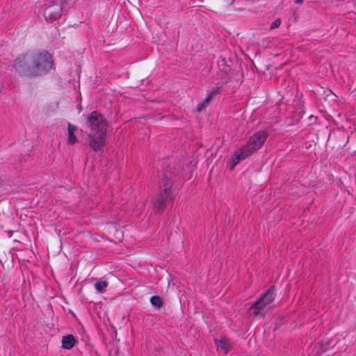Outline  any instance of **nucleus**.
I'll use <instances>...</instances> for the list:
<instances>
[{
  "mask_svg": "<svg viewBox=\"0 0 356 356\" xmlns=\"http://www.w3.org/2000/svg\"><path fill=\"white\" fill-rule=\"evenodd\" d=\"M54 60L47 51L19 56L15 60L14 69L26 76H40L53 69Z\"/></svg>",
  "mask_w": 356,
  "mask_h": 356,
  "instance_id": "1",
  "label": "nucleus"
},
{
  "mask_svg": "<svg viewBox=\"0 0 356 356\" xmlns=\"http://www.w3.org/2000/svg\"><path fill=\"white\" fill-rule=\"evenodd\" d=\"M268 134L265 130L254 133L248 140L246 145L241 147L232 157L233 169L241 161L244 160L257 149H260L268 138Z\"/></svg>",
  "mask_w": 356,
  "mask_h": 356,
  "instance_id": "2",
  "label": "nucleus"
},
{
  "mask_svg": "<svg viewBox=\"0 0 356 356\" xmlns=\"http://www.w3.org/2000/svg\"><path fill=\"white\" fill-rule=\"evenodd\" d=\"M172 181L167 174H163L159 182V191L153 202L154 208L157 211L163 210L165 204L173 200Z\"/></svg>",
  "mask_w": 356,
  "mask_h": 356,
  "instance_id": "3",
  "label": "nucleus"
},
{
  "mask_svg": "<svg viewBox=\"0 0 356 356\" xmlns=\"http://www.w3.org/2000/svg\"><path fill=\"white\" fill-rule=\"evenodd\" d=\"M40 6L35 12L42 15L47 22H52L59 19L62 15V8L56 0H40Z\"/></svg>",
  "mask_w": 356,
  "mask_h": 356,
  "instance_id": "4",
  "label": "nucleus"
},
{
  "mask_svg": "<svg viewBox=\"0 0 356 356\" xmlns=\"http://www.w3.org/2000/svg\"><path fill=\"white\" fill-rule=\"evenodd\" d=\"M275 296V287L272 286L250 307V311H252L254 317L261 318L265 315L269 305L274 301Z\"/></svg>",
  "mask_w": 356,
  "mask_h": 356,
  "instance_id": "5",
  "label": "nucleus"
},
{
  "mask_svg": "<svg viewBox=\"0 0 356 356\" xmlns=\"http://www.w3.org/2000/svg\"><path fill=\"white\" fill-rule=\"evenodd\" d=\"M86 124L90 128L92 133L107 132V121L97 111H92L88 115Z\"/></svg>",
  "mask_w": 356,
  "mask_h": 356,
  "instance_id": "6",
  "label": "nucleus"
},
{
  "mask_svg": "<svg viewBox=\"0 0 356 356\" xmlns=\"http://www.w3.org/2000/svg\"><path fill=\"white\" fill-rule=\"evenodd\" d=\"M107 132L91 133L89 136V145L95 152L100 151L105 143Z\"/></svg>",
  "mask_w": 356,
  "mask_h": 356,
  "instance_id": "7",
  "label": "nucleus"
},
{
  "mask_svg": "<svg viewBox=\"0 0 356 356\" xmlns=\"http://www.w3.org/2000/svg\"><path fill=\"white\" fill-rule=\"evenodd\" d=\"M75 344V339L73 335L64 336L62 339V347L65 349H71Z\"/></svg>",
  "mask_w": 356,
  "mask_h": 356,
  "instance_id": "8",
  "label": "nucleus"
},
{
  "mask_svg": "<svg viewBox=\"0 0 356 356\" xmlns=\"http://www.w3.org/2000/svg\"><path fill=\"white\" fill-rule=\"evenodd\" d=\"M218 350H222L224 353H227L231 350L229 341L226 339L220 340L218 343Z\"/></svg>",
  "mask_w": 356,
  "mask_h": 356,
  "instance_id": "9",
  "label": "nucleus"
},
{
  "mask_svg": "<svg viewBox=\"0 0 356 356\" xmlns=\"http://www.w3.org/2000/svg\"><path fill=\"white\" fill-rule=\"evenodd\" d=\"M56 1L58 2L59 6L62 8V13L67 11L74 4L73 0H56Z\"/></svg>",
  "mask_w": 356,
  "mask_h": 356,
  "instance_id": "10",
  "label": "nucleus"
},
{
  "mask_svg": "<svg viewBox=\"0 0 356 356\" xmlns=\"http://www.w3.org/2000/svg\"><path fill=\"white\" fill-rule=\"evenodd\" d=\"M222 86L223 83H216V85L212 87L211 90L208 92V95L212 98H213L215 96L220 94Z\"/></svg>",
  "mask_w": 356,
  "mask_h": 356,
  "instance_id": "11",
  "label": "nucleus"
},
{
  "mask_svg": "<svg viewBox=\"0 0 356 356\" xmlns=\"http://www.w3.org/2000/svg\"><path fill=\"white\" fill-rule=\"evenodd\" d=\"M150 302L152 305L161 307L164 303V300L162 298L158 296H153L150 298Z\"/></svg>",
  "mask_w": 356,
  "mask_h": 356,
  "instance_id": "12",
  "label": "nucleus"
},
{
  "mask_svg": "<svg viewBox=\"0 0 356 356\" xmlns=\"http://www.w3.org/2000/svg\"><path fill=\"white\" fill-rule=\"evenodd\" d=\"M108 286V282L106 281H99L95 284V289L99 292H102Z\"/></svg>",
  "mask_w": 356,
  "mask_h": 356,
  "instance_id": "13",
  "label": "nucleus"
},
{
  "mask_svg": "<svg viewBox=\"0 0 356 356\" xmlns=\"http://www.w3.org/2000/svg\"><path fill=\"white\" fill-rule=\"evenodd\" d=\"M67 140L70 144L73 145L78 140V138L75 136L74 133H68Z\"/></svg>",
  "mask_w": 356,
  "mask_h": 356,
  "instance_id": "14",
  "label": "nucleus"
},
{
  "mask_svg": "<svg viewBox=\"0 0 356 356\" xmlns=\"http://www.w3.org/2000/svg\"><path fill=\"white\" fill-rule=\"evenodd\" d=\"M280 24H281L280 19H277L275 20L270 25V29H274L278 28L280 26Z\"/></svg>",
  "mask_w": 356,
  "mask_h": 356,
  "instance_id": "15",
  "label": "nucleus"
},
{
  "mask_svg": "<svg viewBox=\"0 0 356 356\" xmlns=\"http://www.w3.org/2000/svg\"><path fill=\"white\" fill-rule=\"evenodd\" d=\"M77 129L76 126L72 124L71 123H67V132L68 133H74Z\"/></svg>",
  "mask_w": 356,
  "mask_h": 356,
  "instance_id": "16",
  "label": "nucleus"
},
{
  "mask_svg": "<svg viewBox=\"0 0 356 356\" xmlns=\"http://www.w3.org/2000/svg\"><path fill=\"white\" fill-rule=\"evenodd\" d=\"M213 98L211 97H210L208 94L207 95V96L205 97L204 101H203V104L206 106V107L208 106V104H209L210 101Z\"/></svg>",
  "mask_w": 356,
  "mask_h": 356,
  "instance_id": "17",
  "label": "nucleus"
},
{
  "mask_svg": "<svg viewBox=\"0 0 356 356\" xmlns=\"http://www.w3.org/2000/svg\"><path fill=\"white\" fill-rule=\"evenodd\" d=\"M213 98L211 97H210L208 94L207 95V96L205 97L204 101H203V104L206 106V107L208 106V104H209L210 101Z\"/></svg>",
  "mask_w": 356,
  "mask_h": 356,
  "instance_id": "18",
  "label": "nucleus"
},
{
  "mask_svg": "<svg viewBox=\"0 0 356 356\" xmlns=\"http://www.w3.org/2000/svg\"><path fill=\"white\" fill-rule=\"evenodd\" d=\"M204 108H206V106L202 102L200 104H199L197 106V110L200 112L201 111H202Z\"/></svg>",
  "mask_w": 356,
  "mask_h": 356,
  "instance_id": "19",
  "label": "nucleus"
},
{
  "mask_svg": "<svg viewBox=\"0 0 356 356\" xmlns=\"http://www.w3.org/2000/svg\"><path fill=\"white\" fill-rule=\"evenodd\" d=\"M303 2V0H296L295 3L301 4Z\"/></svg>",
  "mask_w": 356,
  "mask_h": 356,
  "instance_id": "20",
  "label": "nucleus"
},
{
  "mask_svg": "<svg viewBox=\"0 0 356 356\" xmlns=\"http://www.w3.org/2000/svg\"><path fill=\"white\" fill-rule=\"evenodd\" d=\"M235 0H227V3L232 5Z\"/></svg>",
  "mask_w": 356,
  "mask_h": 356,
  "instance_id": "21",
  "label": "nucleus"
}]
</instances>
